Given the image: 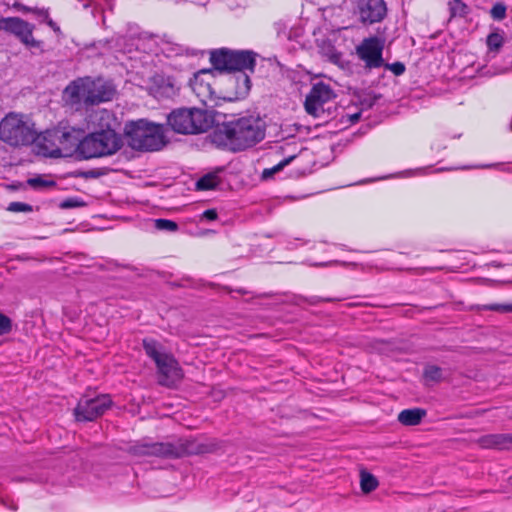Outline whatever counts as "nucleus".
<instances>
[{
    "instance_id": "58836bf2",
    "label": "nucleus",
    "mask_w": 512,
    "mask_h": 512,
    "mask_svg": "<svg viewBox=\"0 0 512 512\" xmlns=\"http://www.w3.org/2000/svg\"><path fill=\"white\" fill-rule=\"evenodd\" d=\"M168 90H171L172 89V85L171 84H168L167 88Z\"/></svg>"
},
{
    "instance_id": "bb28decb",
    "label": "nucleus",
    "mask_w": 512,
    "mask_h": 512,
    "mask_svg": "<svg viewBox=\"0 0 512 512\" xmlns=\"http://www.w3.org/2000/svg\"><path fill=\"white\" fill-rule=\"evenodd\" d=\"M503 38L498 33H492L487 39V44L491 49H499L502 45Z\"/></svg>"
},
{
    "instance_id": "9b49d317",
    "label": "nucleus",
    "mask_w": 512,
    "mask_h": 512,
    "mask_svg": "<svg viewBox=\"0 0 512 512\" xmlns=\"http://www.w3.org/2000/svg\"><path fill=\"white\" fill-rule=\"evenodd\" d=\"M332 97L333 94L328 86L317 84L306 98L305 109L309 114L320 117L330 110L329 104Z\"/></svg>"
},
{
    "instance_id": "2f4dec72",
    "label": "nucleus",
    "mask_w": 512,
    "mask_h": 512,
    "mask_svg": "<svg viewBox=\"0 0 512 512\" xmlns=\"http://www.w3.org/2000/svg\"><path fill=\"white\" fill-rule=\"evenodd\" d=\"M78 206H82V203H80L76 200H73V199L66 200V201L62 202L60 205V207L63 209L73 208V207H78Z\"/></svg>"
},
{
    "instance_id": "f03ea898",
    "label": "nucleus",
    "mask_w": 512,
    "mask_h": 512,
    "mask_svg": "<svg viewBox=\"0 0 512 512\" xmlns=\"http://www.w3.org/2000/svg\"><path fill=\"white\" fill-rule=\"evenodd\" d=\"M115 94L114 88L101 79L79 78L71 82L63 91L67 105L79 109L81 105H95L109 101Z\"/></svg>"
},
{
    "instance_id": "20e7f679",
    "label": "nucleus",
    "mask_w": 512,
    "mask_h": 512,
    "mask_svg": "<svg viewBox=\"0 0 512 512\" xmlns=\"http://www.w3.org/2000/svg\"><path fill=\"white\" fill-rule=\"evenodd\" d=\"M125 135L128 145L137 150H158L166 144L162 128L144 120L127 125Z\"/></svg>"
},
{
    "instance_id": "c756f323",
    "label": "nucleus",
    "mask_w": 512,
    "mask_h": 512,
    "mask_svg": "<svg viewBox=\"0 0 512 512\" xmlns=\"http://www.w3.org/2000/svg\"><path fill=\"white\" fill-rule=\"evenodd\" d=\"M285 164H287V161H285V162H283V163H281V164L277 165V166H276V167H274L273 169H266V170H264V172H263V174H262V177H263L264 179H268V178H270L274 173H276V172L280 171V170L283 168V166H284Z\"/></svg>"
},
{
    "instance_id": "4c0bfd02",
    "label": "nucleus",
    "mask_w": 512,
    "mask_h": 512,
    "mask_svg": "<svg viewBox=\"0 0 512 512\" xmlns=\"http://www.w3.org/2000/svg\"><path fill=\"white\" fill-rule=\"evenodd\" d=\"M17 8L21 9L22 11H28L29 9L20 5H16Z\"/></svg>"
},
{
    "instance_id": "ddd939ff",
    "label": "nucleus",
    "mask_w": 512,
    "mask_h": 512,
    "mask_svg": "<svg viewBox=\"0 0 512 512\" xmlns=\"http://www.w3.org/2000/svg\"><path fill=\"white\" fill-rule=\"evenodd\" d=\"M220 443L215 439H187L179 443L181 457L184 455H206L219 451Z\"/></svg>"
},
{
    "instance_id": "f257e3e1",
    "label": "nucleus",
    "mask_w": 512,
    "mask_h": 512,
    "mask_svg": "<svg viewBox=\"0 0 512 512\" xmlns=\"http://www.w3.org/2000/svg\"><path fill=\"white\" fill-rule=\"evenodd\" d=\"M213 141L232 150L251 147L264 138V122L258 117H243L235 122L222 124L213 132Z\"/></svg>"
},
{
    "instance_id": "a211bd4d",
    "label": "nucleus",
    "mask_w": 512,
    "mask_h": 512,
    "mask_svg": "<svg viewBox=\"0 0 512 512\" xmlns=\"http://www.w3.org/2000/svg\"><path fill=\"white\" fill-rule=\"evenodd\" d=\"M477 444L484 449H510L512 434H488L480 437Z\"/></svg>"
},
{
    "instance_id": "7ed1b4c3",
    "label": "nucleus",
    "mask_w": 512,
    "mask_h": 512,
    "mask_svg": "<svg viewBox=\"0 0 512 512\" xmlns=\"http://www.w3.org/2000/svg\"><path fill=\"white\" fill-rule=\"evenodd\" d=\"M146 354L151 357L157 367V378L160 385L173 387L180 382L183 377V371L177 360L167 353L162 346L155 342H144Z\"/></svg>"
},
{
    "instance_id": "6e6552de",
    "label": "nucleus",
    "mask_w": 512,
    "mask_h": 512,
    "mask_svg": "<svg viewBox=\"0 0 512 512\" xmlns=\"http://www.w3.org/2000/svg\"><path fill=\"white\" fill-rule=\"evenodd\" d=\"M210 61L219 72L253 70L255 59L252 52L219 49L211 52Z\"/></svg>"
},
{
    "instance_id": "dca6fc26",
    "label": "nucleus",
    "mask_w": 512,
    "mask_h": 512,
    "mask_svg": "<svg viewBox=\"0 0 512 512\" xmlns=\"http://www.w3.org/2000/svg\"><path fill=\"white\" fill-rule=\"evenodd\" d=\"M56 129L48 130L42 134L35 133V140L32 142L34 151L46 157H58L56 145Z\"/></svg>"
},
{
    "instance_id": "0eeeda50",
    "label": "nucleus",
    "mask_w": 512,
    "mask_h": 512,
    "mask_svg": "<svg viewBox=\"0 0 512 512\" xmlns=\"http://www.w3.org/2000/svg\"><path fill=\"white\" fill-rule=\"evenodd\" d=\"M80 154L84 158L99 157L115 153L120 149L121 139L113 130L92 133L80 140Z\"/></svg>"
},
{
    "instance_id": "aec40b11",
    "label": "nucleus",
    "mask_w": 512,
    "mask_h": 512,
    "mask_svg": "<svg viewBox=\"0 0 512 512\" xmlns=\"http://www.w3.org/2000/svg\"><path fill=\"white\" fill-rule=\"evenodd\" d=\"M151 452L154 457L178 458L181 457L179 445L170 443H151Z\"/></svg>"
},
{
    "instance_id": "9d476101",
    "label": "nucleus",
    "mask_w": 512,
    "mask_h": 512,
    "mask_svg": "<svg viewBox=\"0 0 512 512\" xmlns=\"http://www.w3.org/2000/svg\"><path fill=\"white\" fill-rule=\"evenodd\" d=\"M34 25L18 18H1L0 31L10 32L15 35L27 48H38L40 42L33 35Z\"/></svg>"
},
{
    "instance_id": "f8f14e48",
    "label": "nucleus",
    "mask_w": 512,
    "mask_h": 512,
    "mask_svg": "<svg viewBox=\"0 0 512 512\" xmlns=\"http://www.w3.org/2000/svg\"><path fill=\"white\" fill-rule=\"evenodd\" d=\"M56 140L58 157H71L75 153H80L81 132L72 128H57Z\"/></svg>"
},
{
    "instance_id": "4be33fe9",
    "label": "nucleus",
    "mask_w": 512,
    "mask_h": 512,
    "mask_svg": "<svg viewBox=\"0 0 512 512\" xmlns=\"http://www.w3.org/2000/svg\"><path fill=\"white\" fill-rule=\"evenodd\" d=\"M423 375L428 383H439L446 380L444 370L436 365H427L424 369Z\"/></svg>"
},
{
    "instance_id": "39448f33",
    "label": "nucleus",
    "mask_w": 512,
    "mask_h": 512,
    "mask_svg": "<svg viewBox=\"0 0 512 512\" xmlns=\"http://www.w3.org/2000/svg\"><path fill=\"white\" fill-rule=\"evenodd\" d=\"M168 124L177 133L192 135L207 131L213 124V117L201 109H178L169 115Z\"/></svg>"
},
{
    "instance_id": "4468645a",
    "label": "nucleus",
    "mask_w": 512,
    "mask_h": 512,
    "mask_svg": "<svg viewBox=\"0 0 512 512\" xmlns=\"http://www.w3.org/2000/svg\"><path fill=\"white\" fill-rule=\"evenodd\" d=\"M214 79V70L203 69L194 74L190 81L193 91L201 98L203 103L212 100L214 91L211 86V81Z\"/></svg>"
},
{
    "instance_id": "473e14b6",
    "label": "nucleus",
    "mask_w": 512,
    "mask_h": 512,
    "mask_svg": "<svg viewBox=\"0 0 512 512\" xmlns=\"http://www.w3.org/2000/svg\"><path fill=\"white\" fill-rule=\"evenodd\" d=\"M9 210L11 211H29L31 210V208L27 205H24V204H20V203H12L10 206H9Z\"/></svg>"
},
{
    "instance_id": "f704fd0d",
    "label": "nucleus",
    "mask_w": 512,
    "mask_h": 512,
    "mask_svg": "<svg viewBox=\"0 0 512 512\" xmlns=\"http://www.w3.org/2000/svg\"><path fill=\"white\" fill-rule=\"evenodd\" d=\"M329 59L334 62V63H338L339 62V59H340V54L337 53L334 49H330L329 50V53H327Z\"/></svg>"
},
{
    "instance_id": "b1692460",
    "label": "nucleus",
    "mask_w": 512,
    "mask_h": 512,
    "mask_svg": "<svg viewBox=\"0 0 512 512\" xmlns=\"http://www.w3.org/2000/svg\"><path fill=\"white\" fill-rule=\"evenodd\" d=\"M127 452L135 457H152L151 443H137L130 446Z\"/></svg>"
},
{
    "instance_id": "72a5a7b5",
    "label": "nucleus",
    "mask_w": 512,
    "mask_h": 512,
    "mask_svg": "<svg viewBox=\"0 0 512 512\" xmlns=\"http://www.w3.org/2000/svg\"><path fill=\"white\" fill-rule=\"evenodd\" d=\"M29 185L32 186V187H35V188H38V187H44V186H47L48 185V182L40 179V178H36V179H30L28 181Z\"/></svg>"
},
{
    "instance_id": "cd10ccee",
    "label": "nucleus",
    "mask_w": 512,
    "mask_h": 512,
    "mask_svg": "<svg viewBox=\"0 0 512 512\" xmlns=\"http://www.w3.org/2000/svg\"><path fill=\"white\" fill-rule=\"evenodd\" d=\"M155 226L158 229H167L170 231H176L178 226L175 222L170 220L158 219L155 221Z\"/></svg>"
},
{
    "instance_id": "c85d7f7f",
    "label": "nucleus",
    "mask_w": 512,
    "mask_h": 512,
    "mask_svg": "<svg viewBox=\"0 0 512 512\" xmlns=\"http://www.w3.org/2000/svg\"><path fill=\"white\" fill-rule=\"evenodd\" d=\"M491 14L495 19H503L506 14V7L503 4H496L492 9Z\"/></svg>"
},
{
    "instance_id": "6ab92c4d",
    "label": "nucleus",
    "mask_w": 512,
    "mask_h": 512,
    "mask_svg": "<svg viewBox=\"0 0 512 512\" xmlns=\"http://www.w3.org/2000/svg\"><path fill=\"white\" fill-rule=\"evenodd\" d=\"M426 416V410L415 408L403 410L398 415V421L404 426L419 425Z\"/></svg>"
},
{
    "instance_id": "423d86ee",
    "label": "nucleus",
    "mask_w": 512,
    "mask_h": 512,
    "mask_svg": "<svg viewBox=\"0 0 512 512\" xmlns=\"http://www.w3.org/2000/svg\"><path fill=\"white\" fill-rule=\"evenodd\" d=\"M35 133L33 124L19 114L10 113L0 122V139L10 146L32 144Z\"/></svg>"
},
{
    "instance_id": "e433bc0d",
    "label": "nucleus",
    "mask_w": 512,
    "mask_h": 512,
    "mask_svg": "<svg viewBox=\"0 0 512 512\" xmlns=\"http://www.w3.org/2000/svg\"><path fill=\"white\" fill-rule=\"evenodd\" d=\"M205 216L208 218V219H215L216 218V212L215 211H212V210H209L207 212H205Z\"/></svg>"
},
{
    "instance_id": "5701e85b",
    "label": "nucleus",
    "mask_w": 512,
    "mask_h": 512,
    "mask_svg": "<svg viewBox=\"0 0 512 512\" xmlns=\"http://www.w3.org/2000/svg\"><path fill=\"white\" fill-rule=\"evenodd\" d=\"M220 183V179L215 173H210L202 177L196 183L199 190L214 189Z\"/></svg>"
},
{
    "instance_id": "a878e982",
    "label": "nucleus",
    "mask_w": 512,
    "mask_h": 512,
    "mask_svg": "<svg viewBox=\"0 0 512 512\" xmlns=\"http://www.w3.org/2000/svg\"><path fill=\"white\" fill-rule=\"evenodd\" d=\"M12 330V320L0 312V335L10 333Z\"/></svg>"
},
{
    "instance_id": "f3484780",
    "label": "nucleus",
    "mask_w": 512,
    "mask_h": 512,
    "mask_svg": "<svg viewBox=\"0 0 512 512\" xmlns=\"http://www.w3.org/2000/svg\"><path fill=\"white\" fill-rule=\"evenodd\" d=\"M359 9L361 20L368 23L382 20L386 13L383 0H360Z\"/></svg>"
},
{
    "instance_id": "1a4fd4ad",
    "label": "nucleus",
    "mask_w": 512,
    "mask_h": 512,
    "mask_svg": "<svg viewBox=\"0 0 512 512\" xmlns=\"http://www.w3.org/2000/svg\"><path fill=\"white\" fill-rule=\"evenodd\" d=\"M112 405L108 395H100L96 398H82L74 409L77 421H93L102 416Z\"/></svg>"
},
{
    "instance_id": "7c9ffc66",
    "label": "nucleus",
    "mask_w": 512,
    "mask_h": 512,
    "mask_svg": "<svg viewBox=\"0 0 512 512\" xmlns=\"http://www.w3.org/2000/svg\"><path fill=\"white\" fill-rule=\"evenodd\" d=\"M485 309L494 310V311H500V312H511L512 311V305H491V306H485Z\"/></svg>"
},
{
    "instance_id": "2eb2a0df",
    "label": "nucleus",
    "mask_w": 512,
    "mask_h": 512,
    "mask_svg": "<svg viewBox=\"0 0 512 512\" xmlns=\"http://www.w3.org/2000/svg\"><path fill=\"white\" fill-rule=\"evenodd\" d=\"M383 43L377 38H370L365 40L361 46L358 47L360 57L366 61L369 67H379L382 65L383 60L381 52Z\"/></svg>"
},
{
    "instance_id": "393cba45",
    "label": "nucleus",
    "mask_w": 512,
    "mask_h": 512,
    "mask_svg": "<svg viewBox=\"0 0 512 512\" xmlns=\"http://www.w3.org/2000/svg\"><path fill=\"white\" fill-rule=\"evenodd\" d=\"M450 11L453 16H463L467 12V6L460 0H454L450 3Z\"/></svg>"
},
{
    "instance_id": "412c9836",
    "label": "nucleus",
    "mask_w": 512,
    "mask_h": 512,
    "mask_svg": "<svg viewBox=\"0 0 512 512\" xmlns=\"http://www.w3.org/2000/svg\"><path fill=\"white\" fill-rule=\"evenodd\" d=\"M360 488L363 494L368 495L379 487L378 479L366 469L359 472Z\"/></svg>"
},
{
    "instance_id": "c9c22d12",
    "label": "nucleus",
    "mask_w": 512,
    "mask_h": 512,
    "mask_svg": "<svg viewBox=\"0 0 512 512\" xmlns=\"http://www.w3.org/2000/svg\"><path fill=\"white\" fill-rule=\"evenodd\" d=\"M390 68L393 70V72L396 75L402 74L404 72V69H405L404 65L401 64V63H396V64L392 65Z\"/></svg>"
}]
</instances>
